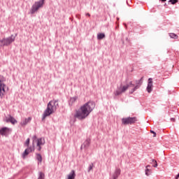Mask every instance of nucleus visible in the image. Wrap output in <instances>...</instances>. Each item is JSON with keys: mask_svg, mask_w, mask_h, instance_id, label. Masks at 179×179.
I'll return each instance as SVG.
<instances>
[{"mask_svg": "<svg viewBox=\"0 0 179 179\" xmlns=\"http://www.w3.org/2000/svg\"><path fill=\"white\" fill-rule=\"evenodd\" d=\"M86 16H88L89 17H90V13H86Z\"/></svg>", "mask_w": 179, "mask_h": 179, "instance_id": "7c9ffc66", "label": "nucleus"}, {"mask_svg": "<svg viewBox=\"0 0 179 179\" xmlns=\"http://www.w3.org/2000/svg\"><path fill=\"white\" fill-rule=\"evenodd\" d=\"M93 167H94V165L93 164V163H92L88 168V172H90L91 170H93Z\"/></svg>", "mask_w": 179, "mask_h": 179, "instance_id": "393cba45", "label": "nucleus"}, {"mask_svg": "<svg viewBox=\"0 0 179 179\" xmlns=\"http://www.w3.org/2000/svg\"><path fill=\"white\" fill-rule=\"evenodd\" d=\"M82 148H83V145L81 146V149H82Z\"/></svg>", "mask_w": 179, "mask_h": 179, "instance_id": "72a5a7b5", "label": "nucleus"}, {"mask_svg": "<svg viewBox=\"0 0 179 179\" xmlns=\"http://www.w3.org/2000/svg\"><path fill=\"white\" fill-rule=\"evenodd\" d=\"M36 160H38V163H43V157L41 155V154L36 153Z\"/></svg>", "mask_w": 179, "mask_h": 179, "instance_id": "f3484780", "label": "nucleus"}, {"mask_svg": "<svg viewBox=\"0 0 179 179\" xmlns=\"http://www.w3.org/2000/svg\"><path fill=\"white\" fill-rule=\"evenodd\" d=\"M59 107L58 100H52L50 101L46 109L44 110L43 116H42V121H44L47 117H50L51 114H54L57 109Z\"/></svg>", "mask_w": 179, "mask_h": 179, "instance_id": "f03ea898", "label": "nucleus"}, {"mask_svg": "<svg viewBox=\"0 0 179 179\" xmlns=\"http://www.w3.org/2000/svg\"><path fill=\"white\" fill-rule=\"evenodd\" d=\"M15 36L11 35L10 37L3 38V39L0 40V44L1 47H8V45H10L12 43H13L15 40Z\"/></svg>", "mask_w": 179, "mask_h": 179, "instance_id": "39448f33", "label": "nucleus"}, {"mask_svg": "<svg viewBox=\"0 0 179 179\" xmlns=\"http://www.w3.org/2000/svg\"><path fill=\"white\" fill-rule=\"evenodd\" d=\"M31 121V117H29L28 118H25L24 120H22L20 125H21V127H26Z\"/></svg>", "mask_w": 179, "mask_h": 179, "instance_id": "f8f14e48", "label": "nucleus"}, {"mask_svg": "<svg viewBox=\"0 0 179 179\" xmlns=\"http://www.w3.org/2000/svg\"><path fill=\"white\" fill-rule=\"evenodd\" d=\"M152 90H153V79L149 78L148 86H147V92L148 93H152Z\"/></svg>", "mask_w": 179, "mask_h": 179, "instance_id": "1a4fd4ad", "label": "nucleus"}, {"mask_svg": "<svg viewBox=\"0 0 179 179\" xmlns=\"http://www.w3.org/2000/svg\"><path fill=\"white\" fill-rule=\"evenodd\" d=\"M161 1H162V2H166V0H161Z\"/></svg>", "mask_w": 179, "mask_h": 179, "instance_id": "473e14b6", "label": "nucleus"}, {"mask_svg": "<svg viewBox=\"0 0 179 179\" xmlns=\"http://www.w3.org/2000/svg\"><path fill=\"white\" fill-rule=\"evenodd\" d=\"M169 2H171L172 5H174L178 2V0H169Z\"/></svg>", "mask_w": 179, "mask_h": 179, "instance_id": "a878e982", "label": "nucleus"}, {"mask_svg": "<svg viewBox=\"0 0 179 179\" xmlns=\"http://www.w3.org/2000/svg\"><path fill=\"white\" fill-rule=\"evenodd\" d=\"M33 139H34V141H36V139H37V136H34Z\"/></svg>", "mask_w": 179, "mask_h": 179, "instance_id": "c756f323", "label": "nucleus"}, {"mask_svg": "<svg viewBox=\"0 0 179 179\" xmlns=\"http://www.w3.org/2000/svg\"><path fill=\"white\" fill-rule=\"evenodd\" d=\"M30 153H31L30 151H29V150H27V148L22 155V159H26V157L29 156V154H30Z\"/></svg>", "mask_w": 179, "mask_h": 179, "instance_id": "dca6fc26", "label": "nucleus"}, {"mask_svg": "<svg viewBox=\"0 0 179 179\" xmlns=\"http://www.w3.org/2000/svg\"><path fill=\"white\" fill-rule=\"evenodd\" d=\"M45 144V140L43 138H40L37 139V144L36 146H38V152L41 151V146H43V145Z\"/></svg>", "mask_w": 179, "mask_h": 179, "instance_id": "6e6552de", "label": "nucleus"}, {"mask_svg": "<svg viewBox=\"0 0 179 179\" xmlns=\"http://www.w3.org/2000/svg\"><path fill=\"white\" fill-rule=\"evenodd\" d=\"M171 121H172V122H176V118L174 117L171 118Z\"/></svg>", "mask_w": 179, "mask_h": 179, "instance_id": "c85d7f7f", "label": "nucleus"}, {"mask_svg": "<svg viewBox=\"0 0 179 179\" xmlns=\"http://www.w3.org/2000/svg\"><path fill=\"white\" fill-rule=\"evenodd\" d=\"M150 133L153 134V138H156V132L153 131V130H150Z\"/></svg>", "mask_w": 179, "mask_h": 179, "instance_id": "cd10ccee", "label": "nucleus"}, {"mask_svg": "<svg viewBox=\"0 0 179 179\" xmlns=\"http://www.w3.org/2000/svg\"><path fill=\"white\" fill-rule=\"evenodd\" d=\"M38 179H45V175L43 172H39V176Z\"/></svg>", "mask_w": 179, "mask_h": 179, "instance_id": "412c9836", "label": "nucleus"}, {"mask_svg": "<svg viewBox=\"0 0 179 179\" xmlns=\"http://www.w3.org/2000/svg\"><path fill=\"white\" fill-rule=\"evenodd\" d=\"M76 100H78V96H73L70 98V100L69 101V106H73Z\"/></svg>", "mask_w": 179, "mask_h": 179, "instance_id": "4468645a", "label": "nucleus"}, {"mask_svg": "<svg viewBox=\"0 0 179 179\" xmlns=\"http://www.w3.org/2000/svg\"><path fill=\"white\" fill-rule=\"evenodd\" d=\"M135 122V117H123L122 119V125H131Z\"/></svg>", "mask_w": 179, "mask_h": 179, "instance_id": "0eeeda50", "label": "nucleus"}, {"mask_svg": "<svg viewBox=\"0 0 179 179\" xmlns=\"http://www.w3.org/2000/svg\"><path fill=\"white\" fill-rule=\"evenodd\" d=\"M149 167H150V165H148L145 169V175H147L148 176H150V173H152V171L149 169Z\"/></svg>", "mask_w": 179, "mask_h": 179, "instance_id": "6ab92c4d", "label": "nucleus"}, {"mask_svg": "<svg viewBox=\"0 0 179 179\" xmlns=\"http://www.w3.org/2000/svg\"><path fill=\"white\" fill-rule=\"evenodd\" d=\"M10 131L12 130L8 127H3L0 129V135H1L2 136H6V135H8V134H9Z\"/></svg>", "mask_w": 179, "mask_h": 179, "instance_id": "9d476101", "label": "nucleus"}, {"mask_svg": "<svg viewBox=\"0 0 179 179\" xmlns=\"http://www.w3.org/2000/svg\"><path fill=\"white\" fill-rule=\"evenodd\" d=\"M29 145H30V138H27L24 143V146H27V148H29Z\"/></svg>", "mask_w": 179, "mask_h": 179, "instance_id": "5701e85b", "label": "nucleus"}, {"mask_svg": "<svg viewBox=\"0 0 179 179\" xmlns=\"http://www.w3.org/2000/svg\"><path fill=\"white\" fill-rule=\"evenodd\" d=\"M179 178V173L176 176V179H178Z\"/></svg>", "mask_w": 179, "mask_h": 179, "instance_id": "2f4dec72", "label": "nucleus"}, {"mask_svg": "<svg viewBox=\"0 0 179 179\" xmlns=\"http://www.w3.org/2000/svg\"><path fill=\"white\" fill-rule=\"evenodd\" d=\"M6 122H10L13 125H15V124H17V120L13 116L9 115V117L6 119Z\"/></svg>", "mask_w": 179, "mask_h": 179, "instance_id": "9b49d317", "label": "nucleus"}, {"mask_svg": "<svg viewBox=\"0 0 179 179\" xmlns=\"http://www.w3.org/2000/svg\"><path fill=\"white\" fill-rule=\"evenodd\" d=\"M44 3H45V0H40L38 1H36L31 6L30 10L31 15H34V13H36V12H37L40 8H43V6H44Z\"/></svg>", "mask_w": 179, "mask_h": 179, "instance_id": "20e7f679", "label": "nucleus"}, {"mask_svg": "<svg viewBox=\"0 0 179 179\" xmlns=\"http://www.w3.org/2000/svg\"><path fill=\"white\" fill-rule=\"evenodd\" d=\"M106 37V35L103 33H99L97 34V38L98 40H103Z\"/></svg>", "mask_w": 179, "mask_h": 179, "instance_id": "a211bd4d", "label": "nucleus"}, {"mask_svg": "<svg viewBox=\"0 0 179 179\" xmlns=\"http://www.w3.org/2000/svg\"><path fill=\"white\" fill-rule=\"evenodd\" d=\"M152 162L155 163V165L153 166V167H155V168L157 167V161L152 159Z\"/></svg>", "mask_w": 179, "mask_h": 179, "instance_id": "bb28decb", "label": "nucleus"}, {"mask_svg": "<svg viewBox=\"0 0 179 179\" xmlns=\"http://www.w3.org/2000/svg\"><path fill=\"white\" fill-rule=\"evenodd\" d=\"M120 174H121V169H117L113 174V179H117Z\"/></svg>", "mask_w": 179, "mask_h": 179, "instance_id": "ddd939ff", "label": "nucleus"}, {"mask_svg": "<svg viewBox=\"0 0 179 179\" xmlns=\"http://www.w3.org/2000/svg\"><path fill=\"white\" fill-rule=\"evenodd\" d=\"M27 150H28V151H29V152L31 153V152H34V147H28L27 148Z\"/></svg>", "mask_w": 179, "mask_h": 179, "instance_id": "b1692460", "label": "nucleus"}, {"mask_svg": "<svg viewBox=\"0 0 179 179\" xmlns=\"http://www.w3.org/2000/svg\"><path fill=\"white\" fill-rule=\"evenodd\" d=\"M136 85L135 87V89H139V87L141 85H142V80H139L138 81L136 82Z\"/></svg>", "mask_w": 179, "mask_h": 179, "instance_id": "4be33fe9", "label": "nucleus"}, {"mask_svg": "<svg viewBox=\"0 0 179 179\" xmlns=\"http://www.w3.org/2000/svg\"><path fill=\"white\" fill-rule=\"evenodd\" d=\"M5 80L0 76V97L3 99L5 94H6V91L5 90L6 85L3 83Z\"/></svg>", "mask_w": 179, "mask_h": 179, "instance_id": "423d86ee", "label": "nucleus"}, {"mask_svg": "<svg viewBox=\"0 0 179 179\" xmlns=\"http://www.w3.org/2000/svg\"><path fill=\"white\" fill-rule=\"evenodd\" d=\"M169 37H171V38H175V39L178 38V36L174 33H170Z\"/></svg>", "mask_w": 179, "mask_h": 179, "instance_id": "aec40b11", "label": "nucleus"}, {"mask_svg": "<svg viewBox=\"0 0 179 179\" xmlns=\"http://www.w3.org/2000/svg\"><path fill=\"white\" fill-rule=\"evenodd\" d=\"M129 87H133L131 93L135 92V87L132 85V83H130L129 85H121L117 90L114 92L115 96H120V94H122V93H125L127 90H128Z\"/></svg>", "mask_w": 179, "mask_h": 179, "instance_id": "7ed1b4c3", "label": "nucleus"}, {"mask_svg": "<svg viewBox=\"0 0 179 179\" xmlns=\"http://www.w3.org/2000/svg\"><path fill=\"white\" fill-rule=\"evenodd\" d=\"M90 138H87V140H85V141L83 143L84 148H89V146H90Z\"/></svg>", "mask_w": 179, "mask_h": 179, "instance_id": "2eb2a0df", "label": "nucleus"}, {"mask_svg": "<svg viewBox=\"0 0 179 179\" xmlns=\"http://www.w3.org/2000/svg\"><path fill=\"white\" fill-rule=\"evenodd\" d=\"M94 108H96V103L93 101H89L76 111L74 117L80 120V121H83V120H86L90 115V113Z\"/></svg>", "mask_w": 179, "mask_h": 179, "instance_id": "f257e3e1", "label": "nucleus"}]
</instances>
